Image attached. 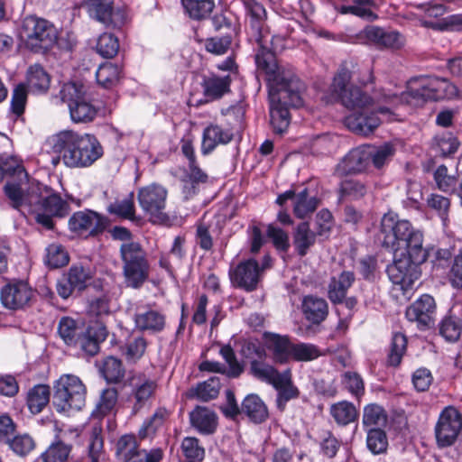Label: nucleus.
Listing matches in <instances>:
<instances>
[{
  "label": "nucleus",
  "instance_id": "34",
  "mask_svg": "<svg viewBox=\"0 0 462 462\" xmlns=\"http://www.w3.org/2000/svg\"><path fill=\"white\" fill-rule=\"evenodd\" d=\"M241 413L245 414L254 423H262L269 417L267 406L263 401L254 393L245 397L241 404Z\"/></svg>",
  "mask_w": 462,
  "mask_h": 462
},
{
  "label": "nucleus",
  "instance_id": "59",
  "mask_svg": "<svg viewBox=\"0 0 462 462\" xmlns=\"http://www.w3.org/2000/svg\"><path fill=\"white\" fill-rule=\"evenodd\" d=\"M220 387L219 378L213 376L207 381L198 383L194 389L193 395L202 402H208L217 397Z\"/></svg>",
  "mask_w": 462,
  "mask_h": 462
},
{
  "label": "nucleus",
  "instance_id": "39",
  "mask_svg": "<svg viewBox=\"0 0 462 462\" xmlns=\"http://www.w3.org/2000/svg\"><path fill=\"white\" fill-rule=\"evenodd\" d=\"M330 415L337 425L346 426L357 420L359 412L352 402L341 401L331 405Z\"/></svg>",
  "mask_w": 462,
  "mask_h": 462
},
{
  "label": "nucleus",
  "instance_id": "64",
  "mask_svg": "<svg viewBox=\"0 0 462 462\" xmlns=\"http://www.w3.org/2000/svg\"><path fill=\"white\" fill-rule=\"evenodd\" d=\"M233 37L229 33L223 36L208 37L204 40L205 50L214 55H224L231 47Z\"/></svg>",
  "mask_w": 462,
  "mask_h": 462
},
{
  "label": "nucleus",
  "instance_id": "40",
  "mask_svg": "<svg viewBox=\"0 0 462 462\" xmlns=\"http://www.w3.org/2000/svg\"><path fill=\"white\" fill-rule=\"evenodd\" d=\"M319 202V200L317 197L310 196L309 189L304 188L295 196L293 202V214L296 217L303 219L317 209Z\"/></svg>",
  "mask_w": 462,
  "mask_h": 462
},
{
  "label": "nucleus",
  "instance_id": "31",
  "mask_svg": "<svg viewBox=\"0 0 462 462\" xmlns=\"http://www.w3.org/2000/svg\"><path fill=\"white\" fill-rule=\"evenodd\" d=\"M134 320L136 328L140 331L160 333L166 326L165 314L151 308L135 313Z\"/></svg>",
  "mask_w": 462,
  "mask_h": 462
},
{
  "label": "nucleus",
  "instance_id": "41",
  "mask_svg": "<svg viewBox=\"0 0 462 462\" xmlns=\"http://www.w3.org/2000/svg\"><path fill=\"white\" fill-rule=\"evenodd\" d=\"M181 4L189 17L196 21L208 19L215 8L214 0H181Z\"/></svg>",
  "mask_w": 462,
  "mask_h": 462
},
{
  "label": "nucleus",
  "instance_id": "12",
  "mask_svg": "<svg viewBox=\"0 0 462 462\" xmlns=\"http://www.w3.org/2000/svg\"><path fill=\"white\" fill-rule=\"evenodd\" d=\"M86 93L85 87L80 82H69L65 84L60 94L61 101L67 104L70 116H93L100 113L102 116L112 114L114 112L112 105H104L96 109L91 104L84 100Z\"/></svg>",
  "mask_w": 462,
  "mask_h": 462
},
{
  "label": "nucleus",
  "instance_id": "38",
  "mask_svg": "<svg viewBox=\"0 0 462 462\" xmlns=\"http://www.w3.org/2000/svg\"><path fill=\"white\" fill-rule=\"evenodd\" d=\"M71 450V444L56 437L48 448L35 459V462H66Z\"/></svg>",
  "mask_w": 462,
  "mask_h": 462
},
{
  "label": "nucleus",
  "instance_id": "50",
  "mask_svg": "<svg viewBox=\"0 0 462 462\" xmlns=\"http://www.w3.org/2000/svg\"><path fill=\"white\" fill-rule=\"evenodd\" d=\"M5 445L19 457H26L36 447L35 440L29 433L16 432Z\"/></svg>",
  "mask_w": 462,
  "mask_h": 462
},
{
  "label": "nucleus",
  "instance_id": "1",
  "mask_svg": "<svg viewBox=\"0 0 462 462\" xmlns=\"http://www.w3.org/2000/svg\"><path fill=\"white\" fill-rule=\"evenodd\" d=\"M351 71L340 68L330 86L327 103L338 101L350 110H367L371 114H393V108L399 104L411 106H422L428 101L454 98L458 95L457 88L449 80L439 77H428L416 79L410 84L408 90L401 96H384L383 104L376 103L360 88L350 84Z\"/></svg>",
  "mask_w": 462,
  "mask_h": 462
},
{
  "label": "nucleus",
  "instance_id": "14",
  "mask_svg": "<svg viewBox=\"0 0 462 462\" xmlns=\"http://www.w3.org/2000/svg\"><path fill=\"white\" fill-rule=\"evenodd\" d=\"M34 291L28 282L14 279L4 285L0 291L3 306L10 310H21L32 305Z\"/></svg>",
  "mask_w": 462,
  "mask_h": 462
},
{
  "label": "nucleus",
  "instance_id": "16",
  "mask_svg": "<svg viewBox=\"0 0 462 462\" xmlns=\"http://www.w3.org/2000/svg\"><path fill=\"white\" fill-rule=\"evenodd\" d=\"M228 277L232 287L246 292L256 291L263 280L260 276L258 262L252 257L230 265Z\"/></svg>",
  "mask_w": 462,
  "mask_h": 462
},
{
  "label": "nucleus",
  "instance_id": "3",
  "mask_svg": "<svg viewBox=\"0 0 462 462\" xmlns=\"http://www.w3.org/2000/svg\"><path fill=\"white\" fill-rule=\"evenodd\" d=\"M49 143L52 153L59 154L63 164L70 169L88 168L104 155L101 143L92 134L65 130L52 135Z\"/></svg>",
  "mask_w": 462,
  "mask_h": 462
},
{
  "label": "nucleus",
  "instance_id": "27",
  "mask_svg": "<svg viewBox=\"0 0 462 462\" xmlns=\"http://www.w3.org/2000/svg\"><path fill=\"white\" fill-rule=\"evenodd\" d=\"M234 138V133L229 128H223L217 125L207 126L202 134L201 153L210 154L218 145L227 144Z\"/></svg>",
  "mask_w": 462,
  "mask_h": 462
},
{
  "label": "nucleus",
  "instance_id": "2",
  "mask_svg": "<svg viewBox=\"0 0 462 462\" xmlns=\"http://www.w3.org/2000/svg\"><path fill=\"white\" fill-rule=\"evenodd\" d=\"M249 16L251 38L259 45L255 54L257 68L263 71L269 84L270 116H288L290 107L303 105L304 83L291 71L280 68L272 51L263 45L266 11L256 0H242Z\"/></svg>",
  "mask_w": 462,
  "mask_h": 462
},
{
  "label": "nucleus",
  "instance_id": "6",
  "mask_svg": "<svg viewBox=\"0 0 462 462\" xmlns=\"http://www.w3.org/2000/svg\"><path fill=\"white\" fill-rule=\"evenodd\" d=\"M252 376L272 385L277 391L276 404L280 411L285 409L289 401L300 395L299 389L293 383L291 368L280 372L273 365L254 362Z\"/></svg>",
  "mask_w": 462,
  "mask_h": 462
},
{
  "label": "nucleus",
  "instance_id": "53",
  "mask_svg": "<svg viewBox=\"0 0 462 462\" xmlns=\"http://www.w3.org/2000/svg\"><path fill=\"white\" fill-rule=\"evenodd\" d=\"M180 451L187 462L202 461L205 448L196 437H185L180 443Z\"/></svg>",
  "mask_w": 462,
  "mask_h": 462
},
{
  "label": "nucleus",
  "instance_id": "26",
  "mask_svg": "<svg viewBox=\"0 0 462 462\" xmlns=\"http://www.w3.org/2000/svg\"><path fill=\"white\" fill-rule=\"evenodd\" d=\"M301 312L304 319L312 325H319L328 316V304L319 296L305 295L301 300Z\"/></svg>",
  "mask_w": 462,
  "mask_h": 462
},
{
  "label": "nucleus",
  "instance_id": "47",
  "mask_svg": "<svg viewBox=\"0 0 462 462\" xmlns=\"http://www.w3.org/2000/svg\"><path fill=\"white\" fill-rule=\"evenodd\" d=\"M100 372L109 383H118L125 377V368L122 361L113 356L104 359Z\"/></svg>",
  "mask_w": 462,
  "mask_h": 462
},
{
  "label": "nucleus",
  "instance_id": "32",
  "mask_svg": "<svg viewBox=\"0 0 462 462\" xmlns=\"http://www.w3.org/2000/svg\"><path fill=\"white\" fill-rule=\"evenodd\" d=\"M230 75L217 76L215 74L203 76L201 87L205 97L217 99L230 91Z\"/></svg>",
  "mask_w": 462,
  "mask_h": 462
},
{
  "label": "nucleus",
  "instance_id": "29",
  "mask_svg": "<svg viewBox=\"0 0 462 462\" xmlns=\"http://www.w3.org/2000/svg\"><path fill=\"white\" fill-rule=\"evenodd\" d=\"M190 425L202 435H211L217 428V415L207 407L197 406L189 413Z\"/></svg>",
  "mask_w": 462,
  "mask_h": 462
},
{
  "label": "nucleus",
  "instance_id": "57",
  "mask_svg": "<svg viewBox=\"0 0 462 462\" xmlns=\"http://www.w3.org/2000/svg\"><path fill=\"white\" fill-rule=\"evenodd\" d=\"M407 348V337L404 334L397 332L393 335L387 363L391 366H398Z\"/></svg>",
  "mask_w": 462,
  "mask_h": 462
},
{
  "label": "nucleus",
  "instance_id": "49",
  "mask_svg": "<svg viewBox=\"0 0 462 462\" xmlns=\"http://www.w3.org/2000/svg\"><path fill=\"white\" fill-rule=\"evenodd\" d=\"M241 356L249 360V374L252 375V365L254 362H265L266 350L257 340H244L240 349Z\"/></svg>",
  "mask_w": 462,
  "mask_h": 462
},
{
  "label": "nucleus",
  "instance_id": "22",
  "mask_svg": "<svg viewBox=\"0 0 462 462\" xmlns=\"http://www.w3.org/2000/svg\"><path fill=\"white\" fill-rule=\"evenodd\" d=\"M39 203L32 207V212H47L56 217H64L69 210V203L51 189L39 183Z\"/></svg>",
  "mask_w": 462,
  "mask_h": 462
},
{
  "label": "nucleus",
  "instance_id": "42",
  "mask_svg": "<svg viewBox=\"0 0 462 462\" xmlns=\"http://www.w3.org/2000/svg\"><path fill=\"white\" fill-rule=\"evenodd\" d=\"M387 412L383 406L369 403L364 407L362 423L365 429L383 427L387 423Z\"/></svg>",
  "mask_w": 462,
  "mask_h": 462
},
{
  "label": "nucleus",
  "instance_id": "58",
  "mask_svg": "<svg viewBox=\"0 0 462 462\" xmlns=\"http://www.w3.org/2000/svg\"><path fill=\"white\" fill-rule=\"evenodd\" d=\"M459 144L457 138L451 133H443L434 137L432 148L436 150L440 156L448 157L457 151Z\"/></svg>",
  "mask_w": 462,
  "mask_h": 462
},
{
  "label": "nucleus",
  "instance_id": "63",
  "mask_svg": "<svg viewBox=\"0 0 462 462\" xmlns=\"http://www.w3.org/2000/svg\"><path fill=\"white\" fill-rule=\"evenodd\" d=\"M341 383L354 397L359 400L365 394V383L362 376L353 371L342 374Z\"/></svg>",
  "mask_w": 462,
  "mask_h": 462
},
{
  "label": "nucleus",
  "instance_id": "35",
  "mask_svg": "<svg viewBox=\"0 0 462 462\" xmlns=\"http://www.w3.org/2000/svg\"><path fill=\"white\" fill-rule=\"evenodd\" d=\"M146 347V338L142 335L132 333L125 343L119 345V351L128 363H136L143 356Z\"/></svg>",
  "mask_w": 462,
  "mask_h": 462
},
{
  "label": "nucleus",
  "instance_id": "48",
  "mask_svg": "<svg viewBox=\"0 0 462 462\" xmlns=\"http://www.w3.org/2000/svg\"><path fill=\"white\" fill-rule=\"evenodd\" d=\"M139 440L138 434L127 433L122 435L115 445L116 458L121 461L142 449Z\"/></svg>",
  "mask_w": 462,
  "mask_h": 462
},
{
  "label": "nucleus",
  "instance_id": "55",
  "mask_svg": "<svg viewBox=\"0 0 462 462\" xmlns=\"http://www.w3.org/2000/svg\"><path fill=\"white\" fill-rule=\"evenodd\" d=\"M44 263L51 269L63 267L69 263V256L63 245L51 244L46 249Z\"/></svg>",
  "mask_w": 462,
  "mask_h": 462
},
{
  "label": "nucleus",
  "instance_id": "7",
  "mask_svg": "<svg viewBox=\"0 0 462 462\" xmlns=\"http://www.w3.org/2000/svg\"><path fill=\"white\" fill-rule=\"evenodd\" d=\"M87 388L79 377L62 374L53 383L52 404L59 413L80 411L86 403Z\"/></svg>",
  "mask_w": 462,
  "mask_h": 462
},
{
  "label": "nucleus",
  "instance_id": "30",
  "mask_svg": "<svg viewBox=\"0 0 462 462\" xmlns=\"http://www.w3.org/2000/svg\"><path fill=\"white\" fill-rule=\"evenodd\" d=\"M318 237L308 221L299 223L292 232V244L297 255L306 256L315 245Z\"/></svg>",
  "mask_w": 462,
  "mask_h": 462
},
{
  "label": "nucleus",
  "instance_id": "4",
  "mask_svg": "<svg viewBox=\"0 0 462 462\" xmlns=\"http://www.w3.org/2000/svg\"><path fill=\"white\" fill-rule=\"evenodd\" d=\"M378 238L382 246L393 254L411 250L417 261L422 259L423 234L395 213L388 212L383 216Z\"/></svg>",
  "mask_w": 462,
  "mask_h": 462
},
{
  "label": "nucleus",
  "instance_id": "13",
  "mask_svg": "<svg viewBox=\"0 0 462 462\" xmlns=\"http://www.w3.org/2000/svg\"><path fill=\"white\" fill-rule=\"evenodd\" d=\"M109 224L107 217L92 209L74 212L68 222L71 233L79 237H97L102 235Z\"/></svg>",
  "mask_w": 462,
  "mask_h": 462
},
{
  "label": "nucleus",
  "instance_id": "24",
  "mask_svg": "<svg viewBox=\"0 0 462 462\" xmlns=\"http://www.w3.org/2000/svg\"><path fill=\"white\" fill-rule=\"evenodd\" d=\"M209 177L208 173L202 170L199 163L194 165H187L182 171L180 179L181 182V192L185 199L197 195L200 187L208 182Z\"/></svg>",
  "mask_w": 462,
  "mask_h": 462
},
{
  "label": "nucleus",
  "instance_id": "11",
  "mask_svg": "<svg viewBox=\"0 0 462 462\" xmlns=\"http://www.w3.org/2000/svg\"><path fill=\"white\" fill-rule=\"evenodd\" d=\"M168 190L162 185L152 183L138 190L137 199L143 212L149 216L154 224H165L170 220L169 215L164 211Z\"/></svg>",
  "mask_w": 462,
  "mask_h": 462
},
{
  "label": "nucleus",
  "instance_id": "21",
  "mask_svg": "<svg viewBox=\"0 0 462 462\" xmlns=\"http://www.w3.org/2000/svg\"><path fill=\"white\" fill-rule=\"evenodd\" d=\"M158 388L156 381L143 378L132 384L126 402L131 406V414L136 415L143 409L152 404Z\"/></svg>",
  "mask_w": 462,
  "mask_h": 462
},
{
  "label": "nucleus",
  "instance_id": "44",
  "mask_svg": "<svg viewBox=\"0 0 462 462\" xmlns=\"http://www.w3.org/2000/svg\"><path fill=\"white\" fill-rule=\"evenodd\" d=\"M66 276L69 279V282L80 292L88 287L93 279L94 273L89 266H84L78 263H73L69 268Z\"/></svg>",
  "mask_w": 462,
  "mask_h": 462
},
{
  "label": "nucleus",
  "instance_id": "5",
  "mask_svg": "<svg viewBox=\"0 0 462 462\" xmlns=\"http://www.w3.org/2000/svg\"><path fill=\"white\" fill-rule=\"evenodd\" d=\"M57 333L69 348L78 349L88 356H95L100 351V344L107 336L106 326L101 322L88 324L86 328L71 317H62L58 323Z\"/></svg>",
  "mask_w": 462,
  "mask_h": 462
},
{
  "label": "nucleus",
  "instance_id": "28",
  "mask_svg": "<svg viewBox=\"0 0 462 462\" xmlns=\"http://www.w3.org/2000/svg\"><path fill=\"white\" fill-rule=\"evenodd\" d=\"M356 281L352 271H343L337 276H332L328 285V298L333 305H338L346 296L349 288Z\"/></svg>",
  "mask_w": 462,
  "mask_h": 462
},
{
  "label": "nucleus",
  "instance_id": "37",
  "mask_svg": "<svg viewBox=\"0 0 462 462\" xmlns=\"http://www.w3.org/2000/svg\"><path fill=\"white\" fill-rule=\"evenodd\" d=\"M344 125L353 134L368 136L380 126V117H343Z\"/></svg>",
  "mask_w": 462,
  "mask_h": 462
},
{
  "label": "nucleus",
  "instance_id": "46",
  "mask_svg": "<svg viewBox=\"0 0 462 462\" xmlns=\"http://www.w3.org/2000/svg\"><path fill=\"white\" fill-rule=\"evenodd\" d=\"M118 392L116 388H106L100 394L99 401L96 409L92 411V416L97 419H102L110 414L117 403Z\"/></svg>",
  "mask_w": 462,
  "mask_h": 462
},
{
  "label": "nucleus",
  "instance_id": "51",
  "mask_svg": "<svg viewBox=\"0 0 462 462\" xmlns=\"http://www.w3.org/2000/svg\"><path fill=\"white\" fill-rule=\"evenodd\" d=\"M27 81L32 91L45 92L50 87L51 79L41 65L35 64L28 69Z\"/></svg>",
  "mask_w": 462,
  "mask_h": 462
},
{
  "label": "nucleus",
  "instance_id": "15",
  "mask_svg": "<svg viewBox=\"0 0 462 462\" xmlns=\"http://www.w3.org/2000/svg\"><path fill=\"white\" fill-rule=\"evenodd\" d=\"M462 430V417L453 406L446 407L439 414L435 426V437L439 448L452 446Z\"/></svg>",
  "mask_w": 462,
  "mask_h": 462
},
{
  "label": "nucleus",
  "instance_id": "25",
  "mask_svg": "<svg viewBox=\"0 0 462 462\" xmlns=\"http://www.w3.org/2000/svg\"><path fill=\"white\" fill-rule=\"evenodd\" d=\"M364 37L378 48L398 50L404 45V37L396 31H386L377 26H367Z\"/></svg>",
  "mask_w": 462,
  "mask_h": 462
},
{
  "label": "nucleus",
  "instance_id": "56",
  "mask_svg": "<svg viewBox=\"0 0 462 462\" xmlns=\"http://www.w3.org/2000/svg\"><path fill=\"white\" fill-rule=\"evenodd\" d=\"M121 71V68L116 64L104 63L97 70V81L103 88H110L119 81Z\"/></svg>",
  "mask_w": 462,
  "mask_h": 462
},
{
  "label": "nucleus",
  "instance_id": "36",
  "mask_svg": "<svg viewBox=\"0 0 462 462\" xmlns=\"http://www.w3.org/2000/svg\"><path fill=\"white\" fill-rule=\"evenodd\" d=\"M51 388L47 384L38 383L26 394V406L32 414H39L50 402Z\"/></svg>",
  "mask_w": 462,
  "mask_h": 462
},
{
  "label": "nucleus",
  "instance_id": "60",
  "mask_svg": "<svg viewBox=\"0 0 462 462\" xmlns=\"http://www.w3.org/2000/svg\"><path fill=\"white\" fill-rule=\"evenodd\" d=\"M367 430L366 446L374 455L383 454L387 450L388 439L381 428H370Z\"/></svg>",
  "mask_w": 462,
  "mask_h": 462
},
{
  "label": "nucleus",
  "instance_id": "62",
  "mask_svg": "<svg viewBox=\"0 0 462 462\" xmlns=\"http://www.w3.org/2000/svg\"><path fill=\"white\" fill-rule=\"evenodd\" d=\"M219 354L226 361V376L228 378H238L244 372V365L241 364L236 356L234 349L230 345H225L220 348Z\"/></svg>",
  "mask_w": 462,
  "mask_h": 462
},
{
  "label": "nucleus",
  "instance_id": "43",
  "mask_svg": "<svg viewBox=\"0 0 462 462\" xmlns=\"http://www.w3.org/2000/svg\"><path fill=\"white\" fill-rule=\"evenodd\" d=\"M439 332L448 342H457L462 334V316H445L439 324Z\"/></svg>",
  "mask_w": 462,
  "mask_h": 462
},
{
  "label": "nucleus",
  "instance_id": "8",
  "mask_svg": "<svg viewBox=\"0 0 462 462\" xmlns=\"http://www.w3.org/2000/svg\"><path fill=\"white\" fill-rule=\"evenodd\" d=\"M123 275L127 287L141 288L150 275L147 253L138 242L124 243L120 246Z\"/></svg>",
  "mask_w": 462,
  "mask_h": 462
},
{
  "label": "nucleus",
  "instance_id": "9",
  "mask_svg": "<svg viewBox=\"0 0 462 462\" xmlns=\"http://www.w3.org/2000/svg\"><path fill=\"white\" fill-rule=\"evenodd\" d=\"M21 37L28 50L45 53L58 42V31L49 21L36 16H27L23 21Z\"/></svg>",
  "mask_w": 462,
  "mask_h": 462
},
{
  "label": "nucleus",
  "instance_id": "61",
  "mask_svg": "<svg viewBox=\"0 0 462 462\" xmlns=\"http://www.w3.org/2000/svg\"><path fill=\"white\" fill-rule=\"evenodd\" d=\"M87 314L89 318L96 319V322L103 323L102 319L110 314V304L107 296L101 295L88 300Z\"/></svg>",
  "mask_w": 462,
  "mask_h": 462
},
{
  "label": "nucleus",
  "instance_id": "54",
  "mask_svg": "<svg viewBox=\"0 0 462 462\" xmlns=\"http://www.w3.org/2000/svg\"><path fill=\"white\" fill-rule=\"evenodd\" d=\"M368 191L367 185L356 179L342 180L339 184V194L341 199L358 200L364 198Z\"/></svg>",
  "mask_w": 462,
  "mask_h": 462
},
{
  "label": "nucleus",
  "instance_id": "17",
  "mask_svg": "<svg viewBox=\"0 0 462 462\" xmlns=\"http://www.w3.org/2000/svg\"><path fill=\"white\" fill-rule=\"evenodd\" d=\"M113 0H85L84 5L89 15L107 29H120L127 20L125 10L113 7Z\"/></svg>",
  "mask_w": 462,
  "mask_h": 462
},
{
  "label": "nucleus",
  "instance_id": "19",
  "mask_svg": "<svg viewBox=\"0 0 462 462\" xmlns=\"http://www.w3.org/2000/svg\"><path fill=\"white\" fill-rule=\"evenodd\" d=\"M371 162V147L358 146L351 149L337 164L335 172L338 176L359 174L367 170Z\"/></svg>",
  "mask_w": 462,
  "mask_h": 462
},
{
  "label": "nucleus",
  "instance_id": "23",
  "mask_svg": "<svg viewBox=\"0 0 462 462\" xmlns=\"http://www.w3.org/2000/svg\"><path fill=\"white\" fill-rule=\"evenodd\" d=\"M264 348L271 354L275 364L285 365L290 362L292 342L288 335L264 331L263 333Z\"/></svg>",
  "mask_w": 462,
  "mask_h": 462
},
{
  "label": "nucleus",
  "instance_id": "33",
  "mask_svg": "<svg viewBox=\"0 0 462 462\" xmlns=\"http://www.w3.org/2000/svg\"><path fill=\"white\" fill-rule=\"evenodd\" d=\"M170 414V411L165 407H158L152 416L143 421L139 428L137 433L140 441L146 439H153L163 427Z\"/></svg>",
  "mask_w": 462,
  "mask_h": 462
},
{
  "label": "nucleus",
  "instance_id": "10",
  "mask_svg": "<svg viewBox=\"0 0 462 462\" xmlns=\"http://www.w3.org/2000/svg\"><path fill=\"white\" fill-rule=\"evenodd\" d=\"M421 254L422 259L420 261L411 255V250L401 252L399 258H397V254H393V263L386 268L390 281L395 285H400L403 291L411 289L420 276V265L428 258V252L424 247Z\"/></svg>",
  "mask_w": 462,
  "mask_h": 462
},
{
  "label": "nucleus",
  "instance_id": "18",
  "mask_svg": "<svg viewBox=\"0 0 462 462\" xmlns=\"http://www.w3.org/2000/svg\"><path fill=\"white\" fill-rule=\"evenodd\" d=\"M4 193L9 199L13 208L20 210L28 208L32 212V207L39 203V182L18 183L7 181L4 186Z\"/></svg>",
  "mask_w": 462,
  "mask_h": 462
},
{
  "label": "nucleus",
  "instance_id": "45",
  "mask_svg": "<svg viewBox=\"0 0 462 462\" xmlns=\"http://www.w3.org/2000/svg\"><path fill=\"white\" fill-rule=\"evenodd\" d=\"M106 211L110 215L116 216L122 219H135V206L134 200V193L131 192L123 199H115L106 207Z\"/></svg>",
  "mask_w": 462,
  "mask_h": 462
},
{
  "label": "nucleus",
  "instance_id": "52",
  "mask_svg": "<svg viewBox=\"0 0 462 462\" xmlns=\"http://www.w3.org/2000/svg\"><path fill=\"white\" fill-rule=\"evenodd\" d=\"M320 356V349L314 344L292 342L290 360L292 359L296 362H310L319 358Z\"/></svg>",
  "mask_w": 462,
  "mask_h": 462
},
{
  "label": "nucleus",
  "instance_id": "20",
  "mask_svg": "<svg viewBox=\"0 0 462 462\" xmlns=\"http://www.w3.org/2000/svg\"><path fill=\"white\" fill-rule=\"evenodd\" d=\"M435 313L434 298L430 294H423L406 309L405 316L408 320L417 322L420 329L425 330L433 326Z\"/></svg>",
  "mask_w": 462,
  "mask_h": 462
}]
</instances>
